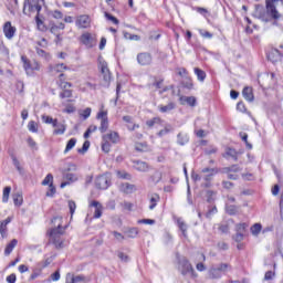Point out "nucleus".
Listing matches in <instances>:
<instances>
[{
	"label": "nucleus",
	"instance_id": "5",
	"mask_svg": "<svg viewBox=\"0 0 283 283\" xmlns=\"http://www.w3.org/2000/svg\"><path fill=\"white\" fill-rule=\"evenodd\" d=\"M179 271H180L181 274L187 275L188 277H198V274H196V271L193 270V266L185 258H182L179 261Z\"/></svg>",
	"mask_w": 283,
	"mask_h": 283
},
{
	"label": "nucleus",
	"instance_id": "16",
	"mask_svg": "<svg viewBox=\"0 0 283 283\" xmlns=\"http://www.w3.org/2000/svg\"><path fill=\"white\" fill-rule=\"evenodd\" d=\"M124 123H126V127L128 132H134V129H138L140 125L134 123V118L129 115H125L123 117Z\"/></svg>",
	"mask_w": 283,
	"mask_h": 283
},
{
	"label": "nucleus",
	"instance_id": "36",
	"mask_svg": "<svg viewBox=\"0 0 283 283\" xmlns=\"http://www.w3.org/2000/svg\"><path fill=\"white\" fill-rule=\"evenodd\" d=\"M160 200V197L158 195H151L150 197V205H149V209L154 210L156 209V205H158V201Z\"/></svg>",
	"mask_w": 283,
	"mask_h": 283
},
{
	"label": "nucleus",
	"instance_id": "4",
	"mask_svg": "<svg viewBox=\"0 0 283 283\" xmlns=\"http://www.w3.org/2000/svg\"><path fill=\"white\" fill-rule=\"evenodd\" d=\"M21 61L23 63L24 72L28 76H34L35 72L41 71V64H39L36 61H29L28 56L25 55L21 56Z\"/></svg>",
	"mask_w": 283,
	"mask_h": 283
},
{
	"label": "nucleus",
	"instance_id": "46",
	"mask_svg": "<svg viewBox=\"0 0 283 283\" xmlns=\"http://www.w3.org/2000/svg\"><path fill=\"white\" fill-rule=\"evenodd\" d=\"M29 132H32L33 134H36L39 132V126L35 124L34 120L29 122L28 124Z\"/></svg>",
	"mask_w": 283,
	"mask_h": 283
},
{
	"label": "nucleus",
	"instance_id": "56",
	"mask_svg": "<svg viewBox=\"0 0 283 283\" xmlns=\"http://www.w3.org/2000/svg\"><path fill=\"white\" fill-rule=\"evenodd\" d=\"M105 18L108 20V21H112L115 25H118V19H116L114 15L105 12Z\"/></svg>",
	"mask_w": 283,
	"mask_h": 283
},
{
	"label": "nucleus",
	"instance_id": "62",
	"mask_svg": "<svg viewBox=\"0 0 283 283\" xmlns=\"http://www.w3.org/2000/svg\"><path fill=\"white\" fill-rule=\"evenodd\" d=\"M117 255L122 262H129V256L127 254L119 252Z\"/></svg>",
	"mask_w": 283,
	"mask_h": 283
},
{
	"label": "nucleus",
	"instance_id": "58",
	"mask_svg": "<svg viewBox=\"0 0 283 283\" xmlns=\"http://www.w3.org/2000/svg\"><path fill=\"white\" fill-rule=\"evenodd\" d=\"M69 209L71 216H74V212L76 211V203L74 201H69Z\"/></svg>",
	"mask_w": 283,
	"mask_h": 283
},
{
	"label": "nucleus",
	"instance_id": "3",
	"mask_svg": "<svg viewBox=\"0 0 283 283\" xmlns=\"http://www.w3.org/2000/svg\"><path fill=\"white\" fill-rule=\"evenodd\" d=\"M72 171H76V165L74 164H70L67 169H65L63 171V178L64 180L67 181H63L61 184V189H65V187H67V185H72V182H76L78 180V175L72 172Z\"/></svg>",
	"mask_w": 283,
	"mask_h": 283
},
{
	"label": "nucleus",
	"instance_id": "33",
	"mask_svg": "<svg viewBox=\"0 0 283 283\" xmlns=\"http://www.w3.org/2000/svg\"><path fill=\"white\" fill-rule=\"evenodd\" d=\"M262 231V224L261 223H254L251 227V233L252 235H254L255 238H258L260 235V232Z\"/></svg>",
	"mask_w": 283,
	"mask_h": 283
},
{
	"label": "nucleus",
	"instance_id": "29",
	"mask_svg": "<svg viewBox=\"0 0 283 283\" xmlns=\"http://www.w3.org/2000/svg\"><path fill=\"white\" fill-rule=\"evenodd\" d=\"M178 145H187L189 143V136L187 134L179 133L177 135Z\"/></svg>",
	"mask_w": 283,
	"mask_h": 283
},
{
	"label": "nucleus",
	"instance_id": "28",
	"mask_svg": "<svg viewBox=\"0 0 283 283\" xmlns=\"http://www.w3.org/2000/svg\"><path fill=\"white\" fill-rule=\"evenodd\" d=\"M195 74L200 83H205V78H207V73L205 71L199 67H195Z\"/></svg>",
	"mask_w": 283,
	"mask_h": 283
},
{
	"label": "nucleus",
	"instance_id": "9",
	"mask_svg": "<svg viewBox=\"0 0 283 283\" xmlns=\"http://www.w3.org/2000/svg\"><path fill=\"white\" fill-rule=\"evenodd\" d=\"M90 282V279L83 274H73L67 273L66 274V281L65 283H87Z\"/></svg>",
	"mask_w": 283,
	"mask_h": 283
},
{
	"label": "nucleus",
	"instance_id": "13",
	"mask_svg": "<svg viewBox=\"0 0 283 283\" xmlns=\"http://www.w3.org/2000/svg\"><path fill=\"white\" fill-rule=\"evenodd\" d=\"M95 186L97 189H108L109 188V177L107 175H101L95 180Z\"/></svg>",
	"mask_w": 283,
	"mask_h": 283
},
{
	"label": "nucleus",
	"instance_id": "48",
	"mask_svg": "<svg viewBox=\"0 0 283 283\" xmlns=\"http://www.w3.org/2000/svg\"><path fill=\"white\" fill-rule=\"evenodd\" d=\"M116 175H117L118 178H123L124 180H130L132 179V175H129L128 172H125V171L117 170Z\"/></svg>",
	"mask_w": 283,
	"mask_h": 283
},
{
	"label": "nucleus",
	"instance_id": "14",
	"mask_svg": "<svg viewBox=\"0 0 283 283\" xmlns=\"http://www.w3.org/2000/svg\"><path fill=\"white\" fill-rule=\"evenodd\" d=\"M88 207L91 209H94V214L93 218H101V216H103V205L96 200H93L90 202Z\"/></svg>",
	"mask_w": 283,
	"mask_h": 283
},
{
	"label": "nucleus",
	"instance_id": "20",
	"mask_svg": "<svg viewBox=\"0 0 283 283\" xmlns=\"http://www.w3.org/2000/svg\"><path fill=\"white\" fill-rule=\"evenodd\" d=\"M12 222V218L8 217L6 220L1 221L0 223V233L2 238H6L8 233V226Z\"/></svg>",
	"mask_w": 283,
	"mask_h": 283
},
{
	"label": "nucleus",
	"instance_id": "7",
	"mask_svg": "<svg viewBox=\"0 0 283 283\" xmlns=\"http://www.w3.org/2000/svg\"><path fill=\"white\" fill-rule=\"evenodd\" d=\"M97 120H101L99 132L105 134L109 129V119H107V111H99L96 116Z\"/></svg>",
	"mask_w": 283,
	"mask_h": 283
},
{
	"label": "nucleus",
	"instance_id": "31",
	"mask_svg": "<svg viewBox=\"0 0 283 283\" xmlns=\"http://www.w3.org/2000/svg\"><path fill=\"white\" fill-rule=\"evenodd\" d=\"M239 171H242V169H240V166L238 165L223 168L224 174H238Z\"/></svg>",
	"mask_w": 283,
	"mask_h": 283
},
{
	"label": "nucleus",
	"instance_id": "1",
	"mask_svg": "<svg viewBox=\"0 0 283 283\" xmlns=\"http://www.w3.org/2000/svg\"><path fill=\"white\" fill-rule=\"evenodd\" d=\"M53 228L49 232V242L54 244L55 249H63V239L61 235L65 233L67 226L63 227V217H54L52 219Z\"/></svg>",
	"mask_w": 283,
	"mask_h": 283
},
{
	"label": "nucleus",
	"instance_id": "38",
	"mask_svg": "<svg viewBox=\"0 0 283 283\" xmlns=\"http://www.w3.org/2000/svg\"><path fill=\"white\" fill-rule=\"evenodd\" d=\"M75 146H76V138H71L66 144L64 154H67V151H72V149H74Z\"/></svg>",
	"mask_w": 283,
	"mask_h": 283
},
{
	"label": "nucleus",
	"instance_id": "47",
	"mask_svg": "<svg viewBox=\"0 0 283 283\" xmlns=\"http://www.w3.org/2000/svg\"><path fill=\"white\" fill-rule=\"evenodd\" d=\"M219 270V273H227V271H230L231 270V265L227 264V263H221L218 268Z\"/></svg>",
	"mask_w": 283,
	"mask_h": 283
},
{
	"label": "nucleus",
	"instance_id": "26",
	"mask_svg": "<svg viewBox=\"0 0 283 283\" xmlns=\"http://www.w3.org/2000/svg\"><path fill=\"white\" fill-rule=\"evenodd\" d=\"M223 158H233V160H238V151L233 148H227Z\"/></svg>",
	"mask_w": 283,
	"mask_h": 283
},
{
	"label": "nucleus",
	"instance_id": "59",
	"mask_svg": "<svg viewBox=\"0 0 283 283\" xmlns=\"http://www.w3.org/2000/svg\"><path fill=\"white\" fill-rule=\"evenodd\" d=\"M138 224H156V221L154 219H142Z\"/></svg>",
	"mask_w": 283,
	"mask_h": 283
},
{
	"label": "nucleus",
	"instance_id": "34",
	"mask_svg": "<svg viewBox=\"0 0 283 283\" xmlns=\"http://www.w3.org/2000/svg\"><path fill=\"white\" fill-rule=\"evenodd\" d=\"M177 223L180 231L182 232L184 238H187V229H188L187 223H185L182 219H178Z\"/></svg>",
	"mask_w": 283,
	"mask_h": 283
},
{
	"label": "nucleus",
	"instance_id": "55",
	"mask_svg": "<svg viewBox=\"0 0 283 283\" xmlns=\"http://www.w3.org/2000/svg\"><path fill=\"white\" fill-rule=\"evenodd\" d=\"M184 87H186L187 90L193 88V82L191 81V77L186 78V82L184 83Z\"/></svg>",
	"mask_w": 283,
	"mask_h": 283
},
{
	"label": "nucleus",
	"instance_id": "10",
	"mask_svg": "<svg viewBox=\"0 0 283 283\" xmlns=\"http://www.w3.org/2000/svg\"><path fill=\"white\" fill-rule=\"evenodd\" d=\"M81 43L86 48H94L96 46V35H93L90 32H86L81 35Z\"/></svg>",
	"mask_w": 283,
	"mask_h": 283
},
{
	"label": "nucleus",
	"instance_id": "49",
	"mask_svg": "<svg viewBox=\"0 0 283 283\" xmlns=\"http://www.w3.org/2000/svg\"><path fill=\"white\" fill-rule=\"evenodd\" d=\"M249 227V224H247V223H238L237 226H235V231L238 232V233H244V231H247V228Z\"/></svg>",
	"mask_w": 283,
	"mask_h": 283
},
{
	"label": "nucleus",
	"instance_id": "60",
	"mask_svg": "<svg viewBox=\"0 0 283 283\" xmlns=\"http://www.w3.org/2000/svg\"><path fill=\"white\" fill-rule=\"evenodd\" d=\"M113 235H114L115 239H117L118 242H123L125 240V235H123L119 232L114 231Z\"/></svg>",
	"mask_w": 283,
	"mask_h": 283
},
{
	"label": "nucleus",
	"instance_id": "32",
	"mask_svg": "<svg viewBox=\"0 0 283 283\" xmlns=\"http://www.w3.org/2000/svg\"><path fill=\"white\" fill-rule=\"evenodd\" d=\"M122 191H124V193H134L136 186L126 182L122 186Z\"/></svg>",
	"mask_w": 283,
	"mask_h": 283
},
{
	"label": "nucleus",
	"instance_id": "57",
	"mask_svg": "<svg viewBox=\"0 0 283 283\" xmlns=\"http://www.w3.org/2000/svg\"><path fill=\"white\" fill-rule=\"evenodd\" d=\"M92 115V108H90V107H87V108H85L83 112H82V114H81V116H83V118H90V116Z\"/></svg>",
	"mask_w": 283,
	"mask_h": 283
},
{
	"label": "nucleus",
	"instance_id": "51",
	"mask_svg": "<svg viewBox=\"0 0 283 283\" xmlns=\"http://www.w3.org/2000/svg\"><path fill=\"white\" fill-rule=\"evenodd\" d=\"M227 213H229V216H235V213H238V207L228 206L227 207Z\"/></svg>",
	"mask_w": 283,
	"mask_h": 283
},
{
	"label": "nucleus",
	"instance_id": "40",
	"mask_svg": "<svg viewBox=\"0 0 283 283\" xmlns=\"http://www.w3.org/2000/svg\"><path fill=\"white\" fill-rule=\"evenodd\" d=\"M10 191H12V188L10 186H7L3 189L2 202H8V200H10Z\"/></svg>",
	"mask_w": 283,
	"mask_h": 283
},
{
	"label": "nucleus",
	"instance_id": "12",
	"mask_svg": "<svg viewBox=\"0 0 283 283\" xmlns=\"http://www.w3.org/2000/svg\"><path fill=\"white\" fill-rule=\"evenodd\" d=\"M3 34L6 39L12 40L14 39V34H17V28L12 27V22L8 21L3 25Z\"/></svg>",
	"mask_w": 283,
	"mask_h": 283
},
{
	"label": "nucleus",
	"instance_id": "50",
	"mask_svg": "<svg viewBox=\"0 0 283 283\" xmlns=\"http://www.w3.org/2000/svg\"><path fill=\"white\" fill-rule=\"evenodd\" d=\"M199 34L203 39H213V34H211L209 31H205L202 29L199 30Z\"/></svg>",
	"mask_w": 283,
	"mask_h": 283
},
{
	"label": "nucleus",
	"instance_id": "8",
	"mask_svg": "<svg viewBox=\"0 0 283 283\" xmlns=\"http://www.w3.org/2000/svg\"><path fill=\"white\" fill-rule=\"evenodd\" d=\"M76 28L85 30L92 25V19L87 14L78 15L75 20Z\"/></svg>",
	"mask_w": 283,
	"mask_h": 283
},
{
	"label": "nucleus",
	"instance_id": "42",
	"mask_svg": "<svg viewBox=\"0 0 283 283\" xmlns=\"http://www.w3.org/2000/svg\"><path fill=\"white\" fill-rule=\"evenodd\" d=\"M126 238H136L138 235V229L137 228H130L127 231H125Z\"/></svg>",
	"mask_w": 283,
	"mask_h": 283
},
{
	"label": "nucleus",
	"instance_id": "18",
	"mask_svg": "<svg viewBox=\"0 0 283 283\" xmlns=\"http://www.w3.org/2000/svg\"><path fill=\"white\" fill-rule=\"evenodd\" d=\"M103 140H107L108 143H113V145H116L120 140V136L118 135L117 132H111L106 135H103L102 137Z\"/></svg>",
	"mask_w": 283,
	"mask_h": 283
},
{
	"label": "nucleus",
	"instance_id": "11",
	"mask_svg": "<svg viewBox=\"0 0 283 283\" xmlns=\"http://www.w3.org/2000/svg\"><path fill=\"white\" fill-rule=\"evenodd\" d=\"M99 70L102 72L105 85L109 86V81H112V73L109 72V67H107V62H101Z\"/></svg>",
	"mask_w": 283,
	"mask_h": 283
},
{
	"label": "nucleus",
	"instance_id": "63",
	"mask_svg": "<svg viewBox=\"0 0 283 283\" xmlns=\"http://www.w3.org/2000/svg\"><path fill=\"white\" fill-rule=\"evenodd\" d=\"M7 282L8 283H15L17 282V274H10L9 276H7Z\"/></svg>",
	"mask_w": 283,
	"mask_h": 283
},
{
	"label": "nucleus",
	"instance_id": "19",
	"mask_svg": "<svg viewBox=\"0 0 283 283\" xmlns=\"http://www.w3.org/2000/svg\"><path fill=\"white\" fill-rule=\"evenodd\" d=\"M180 105H189L190 107H196V98L193 96H180Z\"/></svg>",
	"mask_w": 283,
	"mask_h": 283
},
{
	"label": "nucleus",
	"instance_id": "25",
	"mask_svg": "<svg viewBox=\"0 0 283 283\" xmlns=\"http://www.w3.org/2000/svg\"><path fill=\"white\" fill-rule=\"evenodd\" d=\"M19 244V241L17 239H13L4 249V255H10L12 251H14V248Z\"/></svg>",
	"mask_w": 283,
	"mask_h": 283
},
{
	"label": "nucleus",
	"instance_id": "30",
	"mask_svg": "<svg viewBox=\"0 0 283 283\" xmlns=\"http://www.w3.org/2000/svg\"><path fill=\"white\" fill-rule=\"evenodd\" d=\"M170 132H174V127L171 126V124H167L164 129L157 133V136L163 138V136H167V134H170Z\"/></svg>",
	"mask_w": 283,
	"mask_h": 283
},
{
	"label": "nucleus",
	"instance_id": "24",
	"mask_svg": "<svg viewBox=\"0 0 283 283\" xmlns=\"http://www.w3.org/2000/svg\"><path fill=\"white\" fill-rule=\"evenodd\" d=\"M209 277H211V280H220V277H222V273L218 268H211L209 270Z\"/></svg>",
	"mask_w": 283,
	"mask_h": 283
},
{
	"label": "nucleus",
	"instance_id": "43",
	"mask_svg": "<svg viewBox=\"0 0 283 283\" xmlns=\"http://www.w3.org/2000/svg\"><path fill=\"white\" fill-rule=\"evenodd\" d=\"M124 39H126L127 41H139L140 36L136 34H132L129 32H124Z\"/></svg>",
	"mask_w": 283,
	"mask_h": 283
},
{
	"label": "nucleus",
	"instance_id": "41",
	"mask_svg": "<svg viewBox=\"0 0 283 283\" xmlns=\"http://www.w3.org/2000/svg\"><path fill=\"white\" fill-rule=\"evenodd\" d=\"M163 123V119L160 117H155L153 119H148L146 122L147 127H154V125H160Z\"/></svg>",
	"mask_w": 283,
	"mask_h": 283
},
{
	"label": "nucleus",
	"instance_id": "44",
	"mask_svg": "<svg viewBox=\"0 0 283 283\" xmlns=\"http://www.w3.org/2000/svg\"><path fill=\"white\" fill-rule=\"evenodd\" d=\"M109 149H112V144L108 140L102 139V151L109 154Z\"/></svg>",
	"mask_w": 283,
	"mask_h": 283
},
{
	"label": "nucleus",
	"instance_id": "6",
	"mask_svg": "<svg viewBox=\"0 0 283 283\" xmlns=\"http://www.w3.org/2000/svg\"><path fill=\"white\" fill-rule=\"evenodd\" d=\"M220 174V169L218 168H209L206 167L201 170V178L205 180V187H211V181L213 180V176Z\"/></svg>",
	"mask_w": 283,
	"mask_h": 283
},
{
	"label": "nucleus",
	"instance_id": "2",
	"mask_svg": "<svg viewBox=\"0 0 283 283\" xmlns=\"http://www.w3.org/2000/svg\"><path fill=\"white\" fill-rule=\"evenodd\" d=\"M275 3H277V0H265V13L262 15V21H265V23L274 21V25H277V21L282 19V13L277 11Z\"/></svg>",
	"mask_w": 283,
	"mask_h": 283
},
{
	"label": "nucleus",
	"instance_id": "45",
	"mask_svg": "<svg viewBox=\"0 0 283 283\" xmlns=\"http://www.w3.org/2000/svg\"><path fill=\"white\" fill-rule=\"evenodd\" d=\"M136 151H147L149 147L147 146V143H136L135 144Z\"/></svg>",
	"mask_w": 283,
	"mask_h": 283
},
{
	"label": "nucleus",
	"instance_id": "27",
	"mask_svg": "<svg viewBox=\"0 0 283 283\" xmlns=\"http://www.w3.org/2000/svg\"><path fill=\"white\" fill-rule=\"evenodd\" d=\"M12 198L15 207H21V205H23V193L15 192Z\"/></svg>",
	"mask_w": 283,
	"mask_h": 283
},
{
	"label": "nucleus",
	"instance_id": "15",
	"mask_svg": "<svg viewBox=\"0 0 283 283\" xmlns=\"http://www.w3.org/2000/svg\"><path fill=\"white\" fill-rule=\"evenodd\" d=\"M137 63L139 65H151V54L149 53L137 54Z\"/></svg>",
	"mask_w": 283,
	"mask_h": 283
},
{
	"label": "nucleus",
	"instance_id": "21",
	"mask_svg": "<svg viewBox=\"0 0 283 283\" xmlns=\"http://www.w3.org/2000/svg\"><path fill=\"white\" fill-rule=\"evenodd\" d=\"M242 96L245 101H249V103H253V88L245 86L242 91Z\"/></svg>",
	"mask_w": 283,
	"mask_h": 283
},
{
	"label": "nucleus",
	"instance_id": "54",
	"mask_svg": "<svg viewBox=\"0 0 283 283\" xmlns=\"http://www.w3.org/2000/svg\"><path fill=\"white\" fill-rule=\"evenodd\" d=\"M60 98H72V92L70 90H64L60 93Z\"/></svg>",
	"mask_w": 283,
	"mask_h": 283
},
{
	"label": "nucleus",
	"instance_id": "35",
	"mask_svg": "<svg viewBox=\"0 0 283 283\" xmlns=\"http://www.w3.org/2000/svg\"><path fill=\"white\" fill-rule=\"evenodd\" d=\"M42 120L46 125H52L53 127H56V123L59 122L57 119H54L48 115H42Z\"/></svg>",
	"mask_w": 283,
	"mask_h": 283
},
{
	"label": "nucleus",
	"instance_id": "61",
	"mask_svg": "<svg viewBox=\"0 0 283 283\" xmlns=\"http://www.w3.org/2000/svg\"><path fill=\"white\" fill-rule=\"evenodd\" d=\"M12 163L13 166L18 169V171H21V163H19V159H17V157L12 156Z\"/></svg>",
	"mask_w": 283,
	"mask_h": 283
},
{
	"label": "nucleus",
	"instance_id": "64",
	"mask_svg": "<svg viewBox=\"0 0 283 283\" xmlns=\"http://www.w3.org/2000/svg\"><path fill=\"white\" fill-rule=\"evenodd\" d=\"M53 19H63V13L59 10L53 11L52 13Z\"/></svg>",
	"mask_w": 283,
	"mask_h": 283
},
{
	"label": "nucleus",
	"instance_id": "53",
	"mask_svg": "<svg viewBox=\"0 0 283 283\" xmlns=\"http://www.w3.org/2000/svg\"><path fill=\"white\" fill-rule=\"evenodd\" d=\"M178 74H179V76H182L184 78H189V72L185 67L178 69Z\"/></svg>",
	"mask_w": 283,
	"mask_h": 283
},
{
	"label": "nucleus",
	"instance_id": "22",
	"mask_svg": "<svg viewBox=\"0 0 283 283\" xmlns=\"http://www.w3.org/2000/svg\"><path fill=\"white\" fill-rule=\"evenodd\" d=\"M65 70H67V66L63 63L50 66V72H52L53 74H59L61 72H65Z\"/></svg>",
	"mask_w": 283,
	"mask_h": 283
},
{
	"label": "nucleus",
	"instance_id": "39",
	"mask_svg": "<svg viewBox=\"0 0 283 283\" xmlns=\"http://www.w3.org/2000/svg\"><path fill=\"white\" fill-rule=\"evenodd\" d=\"M42 185H43V187H48V185H49V187L51 185H54V176H52V174L46 175V177L42 181Z\"/></svg>",
	"mask_w": 283,
	"mask_h": 283
},
{
	"label": "nucleus",
	"instance_id": "37",
	"mask_svg": "<svg viewBox=\"0 0 283 283\" xmlns=\"http://www.w3.org/2000/svg\"><path fill=\"white\" fill-rule=\"evenodd\" d=\"M53 134H55L57 136L65 134V125L59 124V122H56V126H55Z\"/></svg>",
	"mask_w": 283,
	"mask_h": 283
},
{
	"label": "nucleus",
	"instance_id": "23",
	"mask_svg": "<svg viewBox=\"0 0 283 283\" xmlns=\"http://www.w3.org/2000/svg\"><path fill=\"white\" fill-rule=\"evenodd\" d=\"M158 109H159V112H161V114H167L168 112H171L172 109H176V104L174 102H170L166 106L165 105H159Z\"/></svg>",
	"mask_w": 283,
	"mask_h": 283
},
{
	"label": "nucleus",
	"instance_id": "17",
	"mask_svg": "<svg viewBox=\"0 0 283 283\" xmlns=\"http://www.w3.org/2000/svg\"><path fill=\"white\" fill-rule=\"evenodd\" d=\"M133 167L136 171L147 172L149 171V164L140 160L133 161Z\"/></svg>",
	"mask_w": 283,
	"mask_h": 283
},
{
	"label": "nucleus",
	"instance_id": "52",
	"mask_svg": "<svg viewBox=\"0 0 283 283\" xmlns=\"http://www.w3.org/2000/svg\"><path fill=\"white\" fill-rule=\"evenodd\" d=\"M54 193H56V188L54 187V184H51L49 186V191L46 192V196L49 198H52L54 196Z\"/></svg>",
	"mask_w": 283,
	"mask_h": 283
}]
</instances>
